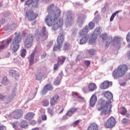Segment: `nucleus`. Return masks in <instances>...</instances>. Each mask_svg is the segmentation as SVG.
<instances>
[{"label":"nucleus","instance_id":"4468645a","mask_svg":"<svg viewBox=\"0 0 130 130\" xmlns=\"http://www.w3.org/2000/svg\"><path fill=\"white\" fill-rule=\"evenodd\" d=\"M96 102H97V96L96 95V93H94L90 98V107H93L94 105L96 104Z\"/></svg>","mask_w":130,"mask_h":130},{"label":"nucleus","instance_id":"a211bd4d","mask_svg":"<svg viewBox=\"0 0 130 130\" xmlns=\"http://www.w3.org/2000/svg\"><path fill=\"white\" fill-rule=\"evenodd\" d=\"M57 43L62 46V43H63V34H60L59 36H58Z\"/></svg>","mask_w":130,"mask_h":130},{"label":"nucleus","instance_id":"9b49d317","mask_svg":"<svg viewBox=\"0 0 130 130\" xmlns=\"http://www.w3.org/2000/svg\"><path fill=\"white\" fill-rule=\"evenodd\" d=\"M13 114L14 118L15 119H19V118H21L23 116V111L21 109L15 110L13 112Z\"/></svg>","mask_w":130,"mask_h":130},{"label":"nucleus","instance_id":"a18cd8bd","mask_svg":"<svg viewBox=\"0 0 130 130\" xmlns=\"http://www.w3.org/2000/svg\"><path fill=\"white\" fill-rule=\"evenodd\" d=\"M58 67H59V64L57 62V63L55 64L54 65L53 70L54 71H56L57 69H58Z\"/></svg>","mask_w":130,"mask_h":130},{"label":"nucleus","instance_id":"864d4df0","mask_svg":"<svg viewBox=\"0 0 130 130\" xmlns=\"http://www.w3.org/2000/svg\"><path fill=\"white\" fill-rule=\"evenodd\" d=\"M5 49V45H2L0 46V52L2 51V50Z\"/></svg>","mask_w":130,"mask_h":130},{"label":"nucleus","instance_id":"bb28decb","mask_svg":"<svg viewBox=\"0 0 130 130\" xmlns=\"http://www.w3.org/2000/svg\"><path fill=\"white\" fill-rule=\"evenodd\" d=\"M88 28L89 30H93V29H94L95 28V23H94V22H93L92 21H90L88 23Z\"/></svg>","mask_w":130,"mask_h":130},{"label":"nucleus","instance_id":"e2e57ef3","mask_svg":"<svg viewBox=\"0 0 130 130\" xmlns=\"http://www.w3.org/2000/svg\"><path fill=\"white\" fill-rule=\"evenodd\" d=\"M82 102H84V103L86 102V100H85L84 98H82Z\"/></svg>","mask_w":130,"mask_h":130},{"label":"nucleus","instance_id":"0e129e2a","mask_svg":"<svg viewBox=\"0 0 130 130\" xmlns=\"http://www.w3.org/2000/svg\"><path fill=\"white\" fill-rule=\"evenodd\" d=\"M63 110H64V109L62 108L60 111L59 112V113H62L63 112Z\"/></svg>","mask_w":130,"mask_h":130},{"label":"nucleus","instance_id":"9d476101","mask_svg":"<svg viewBox=\"0 0 130 130\" xmlns=\"http://www.w3.org/2000/svg\"><path fill=\"white\" fill-rule=\"evenodd\" d=\"M102 38L103 40L104 41V40L106 41V46L107 47L109 46V45L111 42H112V37H108L107 36V34H104L102 35Z\"/></svg>","mask_w":130,"mask_h":130},{"label":"nucleus","instance_id":"774afa93","mask_svg":"<svg viewBox=\"0 0 130 130\" xmlns=\"http://www.w3.org/2000/svg\"><path fill=\"white\" fill-rule=\"evenodd\" d=\"M5 21H6L5 19H3L1 20V22H5Z\"/></svg>","mask_w":130,"mask_h":130},{"label":"nucleus","instance_id":"6ab92c4d","mask_svg":"<svg viewBox=\"0 0 130 130\" xmlns=\"http://www.w3.org/2000/svg\"><path fill=\"white\" fill-rule=\"evenodd\" d=\"M87 130H98V125L95 123H92L88 126Z\"/></svg>","mask_w":130,"mask_h":130},{"label":"nucleus","instance_id":"c85d7f7f","mask_svg":"<svg viewBox=\"0 0 130 130\" xmlns=\"http://www.w3.org/2000/svg\"><path fill=\"white\" fill-rule=\"evenodd\" d=\"M34 115H35V114H34L32 113H31V112L28 113L25 115V118L26 119H29V118H33V117H34Z\"/></svg>","mask_w":130,"mask_h":130},{"label":"nucleus","instance_id":"79ce46f5","mask_svg":"<svg viewBox=\"0 0 130 130\" xmlns=\"http://www.w3.org/2000/svg\"><path fill=\"white\" fill-rule=\"evenodd\" d=\"M48 112L49 113V114H51V115H53V109L48 108L47 109Z\"/></svg>","mask_w":130,"mask_h":130},{"label":"nucleus","instance_id":"cd10ccee","mask_svg":"<svg viewBox=\"0 0 130 130\" xmlns=\"http://www.w3.org/2000/svg\"><path fill=\"white\" fill-rule=\"evenodd\" d=\"M88 38H89V36H82V44H85L87 43V41H88Z\"/></svg>","mask_w":130,"mask_h":130},{"label":"nucleus","instance_id":"5701e85b","mask_svg":"<svg viewBox=\"0 0 130 130\" xmlns=\"http://www.w3.org/2000/svg\"><path fill=\"white\" fill-rule=\"evenodd\" d=\"M89 31H90V30L89 28H88V25H87L82 29V36H88V32H89Z\"/></svg>","mask_w":130,"mask_h":130},{"label":"nucleus","instance_id":"20e7f679","mask_svg":"<svg viewBox=\"0 0 130 130\" xmlns=\"http://www.w3.org/2000/svg\"><path fill=\"white\" fill-rule=\"evenodd\" d=\"M20 42H21V36L18 35L14 38L12 43L13 46L12 50L14 52H17V50L19 49V47H20L19 43H20Z\"/></svg>","mask_w":130,"mask_h":130},{"label":"nucleus","instance_id":"f3484780","mask_svg":"<svg viewBox=\"0 0 130 130\" xmlns=\"http://www.w3.org/2000/svg\"><path fill=\"white\" fill-rule=\"evenodd\" d=\"M9 74L11 76H12L14 78H15V79H18V78L20 77V74L14 70H10Z\"/></svg>","mask_w":130,"mask_h":130},{"label":"nucleus","instance_id":"de8ad7c7","mask_svg":"<svg viewBox=\"0 0 130 130\" xmlns=\"http://www.w3.org/2000/svg\"><path fill=\"white\" fill-rule=\"evenodd\" d=\"M7 82H8V78H7V76L4 77L3 79L2 83H3V84H5Z\"/></svg>","mask_w":130,"mask_h":130},{"label":"nucleus","instance_id":"2eb2a0df","mask_svg":"<svg viewBox=\"0 0 130 130\" xmlns=\"http://www.w3.org/2000/svg\"><path fill=\"white\" fill-rule=\"evenodd\" d=\"M78 108H72L70 109L66 113V115L67 116H69V117H71L72 115L74 114V113H75V112H77L78 111Z\"/></svg>","mask_w":130,"mask_h":130},{"label":"nucleus","instance_id":"5fc2aeb1","mask_svg":"<svg viewBox=\"0 0 130 130\" xmlns=\"http://www.w3.org/2000/svg\"><path fill=\"white\" fill-rule=\"evenodd\" d=\"M122 122L123 123H126V122H127V119L126 118H123L122 120Z\"/></svg>","mask_w":130,"mask_h":130},{"label":"nucleus","instance_id":"e433bc0d","mask_svg":"<svg viewBox=\"0 0 130 130\" xmlns=\"http://www.w3.org/2000/svg\"><path fill=\"white\" fill-rule=\"evenodd\" d=\"M79 123H80V120H77L76 121H75V122H74L72 124V126H73L74 127L77 126V125H78V124H79Z\"/></svg>","mask_w":130,"mask_h":130},{"label":"nucleus","instance_id":"39448f33","mask_svg":"<svg viewBox=\"0 0 130 130\" xmlns=\"http://www.w3.org/2000/svg\"><path fill=\"white\" fill-rule=\"evenodd\" d=\"M116 123V121L114 117H110L104 123L106 128H112Z\"/></svg>","mask_w":130,"mask_h":130},{"label":"nucleus","instance_id":"680f3d73","mask_svg":"<svg viewBox=\"0 0 130 130\" xmlns=\"http://www.w3.org/2000/svg\"><path fill=\"white\" fill-rule=\"evenodd\" d=\"M31 130H39V127H35L32 128Z\"/></svg>","mask_w":130,"mask_h":130},{"label":"nucleus","instance_id":"dca6fc26","mask_svg":"<svg viewBox=\"0 0 130 130\" xmlns=\"http://www.w3.org/2000/svg\"><path fill=\"white\" fill-rule=\"evenodd\" d=\"M52 90H53L52 86L50 85V84H47L45 86L42 94L44 95L45 93H47L48 91H52Z\"/></svg>","mask_w":130,"mask_h":130},{"label":"nucleus","instance_id":"6e6d98bb","mask_svg":"<svg viewBox=\"0 0 130 130\" xmlns=\"http://www.w3.org/2000/svg\"><path fill=\"white\" fill-rule=\"evenodd\" d=\"M53 44V42H50L49 43V44L47 45V46H49V47L52 46V45Z\"/></svg>","mask_w":130,"mask_h":130},{"label":"nucleus","instance_id":"58836bf2","mask_svg":"<svg viewBox=\"0 0 130 130\" xmlns=\"http://www.w3.org/2000/svg\"><path fill=\"white\" fill-rule=\"evenodd\" d=\"M69 46H70V45H69V43H68L67 42L64 43V45H63L64 50H68V49H69Z\"/></svg>","mask_w":130,"mask_h":130},{"label":"nucleus","instance_id":"3c124183","mask_svg":"<svg viewBox=\"0 0 130 130\" xmlns=\"http://www.w3.org/2000/svg\"><path fill=\"white\" fill-rule=\"evenodd\" d=\"M11 125L13 126V128H15V129L17 128V123L16 122L12 123Z\"/></svg>","mask_w":130,"mask_h":130},{"label":"nucleus","instance_id":"49530a36","mask_svg":"<svg viewBox=\"0 0 130 130\" xmlns=\"http://www.w3.org/2000/svg\"><path fill=\"white\" fill-rule=\"evenodd\" d=\"M46 55H47V54L46 53V52H44L43 53L41 56V58H42V59L45 58V57H46Z\"/></svg>","mask_w":130,"mask_h":130},{"label":"nucleus","instance_id":"0eeeda50","mask_svg":"<svg viewBox=\"0 0 130 130\" xmlns=\"http://www.w3.org/2000/svg\"><path fill=\"white\" fill-rule=\"evenodd\" d=\"M34 40V36H33V35L32 34L28 35L26 37L25 40V42H24L25 47L27 48H29V47H31V46H32V44H33Z\"/></svg>","mask_w":130,"mask_h":130},{"label":"nucleus","instance_id":"aec40b11","mask_svg":"<svg viewBox=\"0 0 130 130\" xmlns=\"http://www.w3.org/2000/svg\"><path fill=\"white\" fill-rule=\"evenodd\" d=\"M44 77V74L41 72H37L36 75V80L37 81H41Z\"/></svg>","mask_w":130,"mask_h":130},{"label":"nucleus","instance_id":"c756f323","mask_svg":"<svg viewBox=\"0 0 130 130\" xmlns=\"http://www.w3.org/2000/svg\"><path fill=\"white\" fill-rule=\"evenodd\" d=\"M20 126L22 128H25L26 126H28V122L25 120H23L21 123H20Z\"/></svg>","mask_w":130,"mask_h":130},{"label":"nucleus","instance_id":"393cba45","mask_svg":"<svg viewBox=\"0 0 130 130\" xmlns=\"http://www.w3.org/2000/svg\"><path fill=\"white\" fill-rule=\"evenodd\" d=\"M65 60H66L65 57L63 56H61L58 57L57 63L60 64H63Z\"/></svg>","mask_w":130,"mask_h":130},{"label":"nucleus","instance_id":"f03ea898","mask_svg":"<svg viewBox=\"0 0 130 130\" xmlns=\"http://www.w3.org/2000/svg\"><path fill=\"white\" fill-rule=\"evenodd\" d=\"M104 95L107 99H108V102L101 100L96 106L98 111H101V115L110 114V113L111 112V108H112L110 100L113 99V95L110 91H106L104 93Z\"/></svg>","mask_w":130,"mask_h":130},{"label":"nucleus","instance_id":"412c9836","mask_svg":"<svg viewBox=\"0 0 130 130\" xmlns=\"http://www.w3.org/2000/svg\"><path fill=\"white\" fill-rule=\"evenodd\" d=\"M97 89V86L95 83H90L88 85V90L90 91V92H93V91H95Z\"/></svg>","mask_w":130,"mask_h":130},{"label":"nucleus","instance_id":"c9c22d12","mask_svg":"<svg viewBox=\"0 0 130 130\" xmlns=\"http://www.w3.org/2000/svg\"><path fill=\"white\" fill-rule=\"evenodd\" d=\"M116 41V45L117 46H120V39L119 38H115L114 39Z\"/></svg>","mask_w":130,"mask_h":130},{"label":"nucleus","instance_id":"b1692460","mask_svg":"<svg viewBox=\"0 0 130 130\" xmlns=\"http://www.w3.org/2000/svg\"><path fill=\"white\" fill-rule=\"evenodd\" d=\"M67 21H73L74 18H73V13L71 11H68L67 13Z\"/></svg>","mask_w":130,"mask_h":130},{"label":"nucleus","instance_id":"69168bd1","mask_svg":"<svg viewBox=\"0 0 130 130\" xmlns=\"http://www.w3.org/2000/svg\"><path fill=\"white\" fill-rule=\"evenodd\" d=\"M23 35L24 36H25L26 35V32H25V31H23V33H22Z\"/></svg>","mask_w":130,"mask_h":130},{"label":"nucleus","instance_id":"ea45409f","mask_svg":"<svg viewBox=\"0 0 130 130\" xmlns=\"http://www.w3.org/2000/svg\"><path fill=\"white\" fill-rule=\"evenodd\" d=\"M32 3H33V0H27L26 1L25 5L30 6V5H32Z\"/></svg>","mask_w":130,"mask_h":130},{"label":"nucleus","instance_id":"1a4fd4ad","mask_svg":"<svg viewBox=\"0 0 130 130\" xmlns=\"http://www.w3.org/2000/svg\"><path fill=\"white\" fill-rule=\"evenodd\" d=\"M100 27H96L95 28L94 31L90 39V41L91 42V43H93V42H95V41H96V39H97V36H98L100 32Z\"/></svg>","mask_w":130,"mask_h":130},{"label":"nucleus","instance_id":"f8f14e48","mask_svg":"<svg viewBox=\"0 0 130 130\" xmlns=\"http://www.w3.org/2000/svg\"><path fill=\"white\" fill-rule=\"evenodd\" d=\"M59 100V95L58 94H54L53 95L50 101V104L51 106H53L55 104H56L57 101Z\"/></svg>","mask_w":130,"mask_h":130},{"label":"nucleus","instance_id":"a19ab883","mask_svg":"<svg viewBox=\"0 0 130 130\" xmlns=\"http://www.w3.org/2000/svg\"><path fill=\"white\" fill-rule=\"evenodd\" d=\"M84 64L86 66L87 68H89L91 64V62L89 60H85L84 61Z\"/></svg>","mask_w":130,"mask_h":130},{"label":"nucleus","instance_id":"37998d69","mask_svg":"<svg viewBox=\"0 0 130 130\" xmlns=\"http://www.w3.org/2000/svg\"><path fill=\"white\" fill-rule=\"evenodd\" d=\"M38 5V2L37 1H32V3L31 4L32 7L34 8H35V7H37V5Z\"/></svg>","mask_w":130,"mask_h":130},{"label":"nucleus","instance_id":"c03bdc74","mask_svg":"<svg viewBox=\"0 0 130 130\" xmlns=\"http://www.w3.org/2000/svg\"><path fill=\"white\" fill-rule=\"evenodd\" d=\"M126 40L127 42H130V31L128 33L126 37Z\"/></svg>","mask_w":130,"mask_h":130},{"label":"nucleus","instance_id":"13d9d810","mask_svg":"<svg viewBox=\"0 0 130 130\" xmlns=\"http://www.w3.org/2000/svg\"><path fill=\"white\" fill-rule=\"evenodd\" d=\"M4 98H5V96L0 93V99H4Z\"/></svg>","mask_w":130,"mask_h":130},{"label":"nucleus","instance_id":"473e14b6","mask_svg":"<svg viewBox=\"0 0 130 130\" xmlns=\"http://www.w3.org/2000/svg\"><path fill=\"white\" fill-rule=\"evenodd\" d=\"M42 104L43 106H44L45 107L48 106V105H49V101L47 100H43L42 102Z\"/></svg>","mask_w":130,"mask_h":130},{"label":"nucleus","instance_id":"4c0bfd02","mask_svg":"<svg viewBox=\"0 0 130 130\" xmlns=\"http://www.w3.org/2000/svg\"><path fill=\"white\" fill-rule=\"evenodd\" d=\"M15 97H16V93L14 92L11 93L9 96V100H12V99H14Z\"/></svg>","mask_w":130,"mask_h":130},{"label":"nucleus","instance_id":"f257e3e1","mask_svg":"<svg viewBox=\"0 0 130 130\" xmlns=\"http://www.w3.org/2000/svg\"><path fill=\"white\" fill-rule=\"evenodd\" d=\"M48 15L46 16L45 22L47 26H52V30L56 31L58 28L62 27L63 19L59 18L61 10L54 7V4H51L48 8Z\"/></svg>","mask_w":130,"mask_h":130},{"label":"nucleus","instance_id":"052dcab7","mask_svg":"<svg viewBox=\"0 0 130 130\" xmlns=\"http://www.w3.org/2000/svg\"><path fill=\"white\" fill-rule=\"evenodd\" d=\"M5 129V127L4 126H0V130Z\"/></svg>","mask_w":130,"mask_h":130},{"label":"nucleus","instance_id":"338daca9","mask_svg":"<svg viewBox=\"0 0 130 130\" xmlns=\"http://www.w3.org/2000/svg\"><path fill=\"white\" fill-rule=\"evenodd\" d=\"M80 20H81V17H79L77 19V22H80Z\"/></svg>","mask_w":130,"mask_h":130},{"label":"nucleus","instance_id":"09e8293b","mask_svg":"<svg viewBox=\"0 0 130 130\" xmlns=\"http://www.w3.org/2000/svg\"><path fill=\"white\" fill-rule=\"evenodd\" d=\"M73 95L74 97H77V98H81V96L79 95L78 93L74 92Z\"/></svg>","mask_w":130,"mask_h":130},{"label":"nucleus","instance_id":"7ed1b4c3","mask_svg":"<svg viewBox=\"0 0 130 130\" xmlns=\"http://www.w3.org/2000/svg\"><path fill=\"white\" fill-rule=\"evenodd\" d=\"M128 70L127 65L125 64H120L117 69H115L112 73V76L114 79H117L119 78H122Z\"/></svg>","mask_w":130,"mask_h":130},{"label":"nucleus","instance_id":"72a5a7b5","mask_svg":"<svg viewBox=\"0 0 130 130\" xmlns=\"http://www.w3.org/2000/svg\"><path fill=\"white\" fill-rule=\"evenodd\" d=\"M86 52L87 53H88V54H89L90 55H94V54H95V52H96V51H95L93 49H90L89 50H88Z\"/></svg>","mask_w":130,"mask_h":130},{"label":"nucleus","instance_id":"603ef678","mask_svg":"<svg viewBox=\"0 0 130 130\" xmlns=\"http://www.w3.org/2000/svg\"><path fill=\"white\" fill-rule=\"evenodd\" d=\"M11 41H12V39L11 38L7 40V41H6V44H7V45H9V44H10Z\"/></svg>","mask_w":130,"mask_h":130},{"label":"nucleus","instance_id":"4be33fe9","mask_svg":"<svg viewBox=\"0 0 130 130\" xmlns=\"http://www.w3.org/2000/svg\"><path fill=\"white\" fill-rule=\"evenodd\" d=\"M35 55V52L31 53L28 58L29 59V66H32L34 63V56Z\"/></svg>","mask_w":130,"mask_h":130},{"label":"nucleus","instance_id":"a878e982","mask_svg":"<svg viewBox=\"0 0 130 130\" xmlns=\"http://www.w3.org/2000/svg\"><path fill=\"white\" fill-rule=\"evenodd\" d=\"M61 46H62L61 45L58 44L57 45L55 44L53 48V51H57V50H59L60 48H61Z\"/></svg>","mask_w":130,"mask_h":130},{"label":"nucleus","instance_id":"f704fd0d","mask_svg":"<svg viewBox=\"0 0 130 130\" xmlns=\"http://www.w3.org/2000/svg\"><path fill=\"white\" fill-rule=\"evenodd\" d=\"M27 52V51L25 49H23L21 50L20 55L21 57H25L26 56V53Z\"/></svg>","mask_w":130,"mask_h":130},{"label":"nucleus","instance_id":"8fccbe9b","mask_svg":"<svg viewBox=\"0 0 130 130\" xmlns=\"http://www.w3.org/2000/svg\"><path fill=\"white\" fill-rule=\"evenodd\" d=\"M47 119V116L46 115H42V120L43 121L46 120Z\"/></svg>","mask_w":130,"mask_h":130},{"label":"nucleus","instance_id":"2f4dec72","mask_svg":"<svg viewBox=\"0 0 130 130\" xmlns=\"http://www.w3.org/2000/svg\"><path fill=\"white\" fill-rule=\"evenodd\" d=\"M118 13H120V11H119V10L117 11L112 15V16H111V18L110 19V21L111 22H112V21H113L114 17H115V16H116V15H117V14H118Z\"/></svg>","mask_w":130,"mask_h":130},{"label":"nucleus","instance_id":"ddd939ff","mask_svg":"<svg viewBox=\"0 0 130 130\" xmlns=\"http://www.w3.org/2000/svg\"><path fill=\"white\" fill-rule=\"evenodd\" d=\"M109 86H112V82L105 81L101 84L100 88L101 89L104 90L105 89H108Z\"/></svg>","mask_w":130,"mask_h":130},{"label":"nucleus","instance_id":"4d7b16f0","mask_svg":"<svg viewBox=\"0 0 130 130\" xmlns=\"http://www.w3.org/2000/svg\"><path fill=\"white\" fill-rule=\"evenodd\" d=\"M6 54V55L5 56L6 57H10V55L11 54V53L7 52Z\"/></svg>","mask_w":130,"mask_h":130},{"label":"nucleus","instance_id":"6e6552de","mask_svg":"<svg viewBox=\"0 0 130 130\" xmlns=\"http://www.w3.org/2000/svg\"><path fill=\"white\" fill-rule=\"evenodd\" d=\"M25 17L27 18L28 21H34L37 17H38V14L35 13L32 10H29L26 12Z\"/></svg>","mask_w":130,"mask_h":130},{"label":"nucleus","instance_id":"bf43d9fd","mask_svg":"<svg viewBox=\"0 0 130 130\" xmlns=\"http://www.w3.org/2000/svg\"><path fill=\"white\" fill-rule=\"evenodd\" d=\"M126 83L123 82V83H120V86H125V85H126Z\"/></svg>","mask_w":130,"mask_h":130},{"label":"nucleus","instance_id":"423d86ee","mask_svg":"<svg viewBox=\"0 0 130 130\" xmlns=\"http://www.w3.org/2000/svg\"><path fill=\"white\" fill-rule=\"evenodd\" d=\"M39 33V30L37 29L36 30V35L38 38H43V39H47L48 37V32L46 30V27L43 26L42 29V33Z\"/></svg>","mask_w":130,"mask_h":130},{"label":"nucleus","instance_id":"7c9ffc66","mask_svg":"<svg viewBox=\"0 0 130 130\" xmlns=\"http://www.w3.org/2000/svg\"><path fill=\"white\" fill-rule=\"evenodd\" d=\"M127 113V110H126V108H124V107H122L121 108L120 114H122V115H125Z\"/></svg>","mask_w":130,"mask_h":130}]
</instances>
